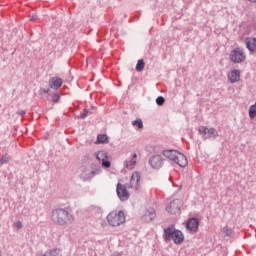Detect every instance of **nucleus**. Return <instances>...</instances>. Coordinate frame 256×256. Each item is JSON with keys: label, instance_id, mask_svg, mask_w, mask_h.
Returning a JSON list of instances; mask_svg holds the SVG:
<instances>
[{"label": "nucleus", "instance_id": "nucleus-29", "mask_svg": "<svg viewBox=\"0 0 256 256\" xmlns=\"http://www.w3.org/2000/svg\"><path fill=\"white\" fill-rule=\"evenodd\" d=\"M53 101H59V95L58 94L53 96Z\"/></svg>", "mask_w": 256, "mask_h": 256}, {"label": "nucleus", "instance_id": "nucleus-30", "mask_svg": "<svg viewBox=\"0 0 256 256\" xmlns=\"http://www.w3.org/2000/svg\"><path fill=\"white\" fill-rule=\"evenodd\" d=\"M250 3H256V0H248Z\"/></svg>", "mask_w": 256, "mask_h": 256}, {"label": "nucleus", "instance_id": "nucleus-26", "mask_svg": "<svg viewBox=\"0 0 256 256\" xmlns=\"http://www.w3.org/2000/svg\"><path fill=\"white\" fill-rule=\"evenodd\" d=\"M1 163L2 164L3 163H9V156H7V155L3 156L2 159H1Z\"/></svg>", "mask_w": 256, "mask_h": 256}, {"label": "nucleus", "instance_id": "nucleus-4", "mask_svg": "<svg viewBox=\"0 0 256 256\" xmlns=\"http://www.w3.org/2000/svg\"><path fill=\"white\" fill-rule=\"evenodd\" d=\"M106 220L110 227H120L125 223V212L114 210L107 215Z\"/></svg>", "mask_w": 256, "mask_h": 256}, {"label": "nucleus", "instance_id": "nucleus-12", "mask_svg": "<svg viewBox=\"0 0 256 256\" xmlns=\"http://www.w3.org/2000/svg\"><path fill=\"white\" fill-rule=\"evenodd\" d=\"M149 163L153 169H160L163 166V158L161 155H155L149 160Z\"/></svg>", "mask_w": 256, "mask_h": 256}, {"label": "nucleus", "instance_id": "nucleus-7", "mask_svg": "<svg viewBox=\"0 0 256 256\" xmlns=\"http://www.w3.org/2000/svg\"><path fill=\"white\" fill-rule=\"evenodd\" d=\"M96 158L99 160V163H101L102 167H104L105 169H109V167H111V162L109 161V156L107 155V152L99 151L96 154Z\"/></svg>", "mask_w": 256, "mask_h": 256}, {"label": "nucleus", "instance_id": "nucleus-8", "mask_svg": "<svg viewBox=\"0 0 256 256\" xmlns=\"http://www.w3.org/2000/svg\"><path fill=\"white\" fill-rule=\"evenodd\" d=\"M117 196L120 201H127L129 199V192L127 191V186L118 183L116 187Z\"/></svg>", "mask_w": 256, "mask_h": 256}, {"label": "nucleus", "instance_id": "nucleus-15", "mask_svg": "<svg viewBox=\"0 0 256 256\" xmlns=\"http://www.w3.org/2000/svg\"><path fill=\"white\" fill-rule=\"evenodd\" d=\"M62 85H63V80L61 78L53 77L50 79V88L51 89H55L57 91V89H59Z\"/></svg>", "mask_w": 256, "mask_h": 256}, {"label": "nucleus", "instance_id": "nucleus-2", "mask_svg": "<svg viewBox=\"0 0 256 256\" xmlns=\"http://www.w3.org/2000/svg\"><path fill=\"white\" fill-rule=\"evenodd\" d=\"M163 237L165 241H171L172 239V241L176 245H181V243L185 241V236L183 235V232H181L180 230H176L173 226H170L164 230Z\"/></svg>", "mask_w": 256, "mask_h": 256}, {"label": "nucleus", "instance_id": "nucleus-21", "mask_svg": "<svg viewBox=\"0 0 256 256\" xmlns=\"http://www.w3.org/2000/svg\"><path fill=\"white\" fill-rule=\"evenodd\" d=\"M145 69V61L143 59L138 60L136 65V71L141 72Z\"/></svg>", "mask_w": 256, "mask_h": 256}, {"label": "nucleus", "instance_id": "nucleus-9", "mask_svg": "<svg viewBox=\"0 0 256 256\" xmlns=\"http://www.w3.org/2000/svg\"><path fill=\"white\" fill-rule=\"evenodd\" d=\"M200 135H208V137H212L215 139L216 137H219V133L215 128H207L205 126H200L198 129Z\"/></svg>", "mask_w": 256, "mask_h": 256}, {"label": "nucleus", "instance_id": "nucleus-22", "mask_svg": "<svg viewBox=\"0 0 256 256\" xmlns=\"http://www.w3.org/2000/svg\"><path fill=\"white\" fill-rule=\"evenodd\" d=\"M133 127H138V129H143V120L138 119V120H134L132 122Z\"/></svg>", "mask_w": 256, "mask_h": 256}, {"label": "nucleus", "instance_id": "nucleus-31", "mask_svg": "<svg viewBox=\"0 0 256 256\" xmlns=\"http://www.w3.org/2000/svg\"><path fill=\"white\" fill-rule=\"evenodd\" d=\"M91 175H92V177H93V175H95V172L92 171V172H91Z\"/></svg>", "mask_w": 256, "mask_h": 256}, {"label": "nucleus", "instance_id": "nucleus-6", "mask_svg": "<svg viewBox=\"0 0 256 256\" xmlns=\"http://www.w3.org/2000/svg\"><path fill=\"white\" fill-rule=\"evenodd\" d=\"M181 207H183V202L179 199H176L170 202V205L166 208V211H168V213L171 215H176V213L181 211Z\"/></svg>", "mask_w": 256, "mask_h": 256}, {"label": "nucleus", "instance_id": "nucleus-23", "mask_svg": "<svg viewBox=\"0 0 256 256\" xmlns=\"http://www.w3.org/2000/svg\"><path fill=\"white\" fill-rule=\"evenodd\" d=\"M223 233H225L227 237H231V235H233V229L229 228V226H226L223 228Z\"/></svg>", "mask_w": 256, "mask_h": 256}, {"label": "nucleus", "instance_id": "nucleus-24", "mask_svg": "<svg viewBox=\"0 0 256 256\" xmlns=\"http://www.w3.org/2000/svg\"><path fill=\"white\" fill-rule=\"evenodd\" d=\"M14 229H16L17 231H19V229H23V223H21V221H17L13 224Z\"/></svg>", "mask_w": 256, "mask_h": 256}, {"label": "nucleus", "instance_id": "nucleus-3", "mask_svg": "<svg viewBox=\"0 0 256 256\" xmlns=\"http://www.w3.org/2000/svg\"><path fill=\"white\" fill-rule=\"evenodd\" d=\"M164 157L170 159V161H174L179 167H187L188 161L185 155L181 154L177 150H164L163 151Z\"/></svg>", "mask_w": 256, "mask_h": 256}, {"label": "nucleus", "instance_id": "nucleus-19", "mask_svg": "<svg viewBox=\"0 0 256 256\" xmlns=\"http://www.w3.org/2000/svg\"><path fill=\"white\" fill-rule=\"evenodd\" d=\"M96 143H109V138L105 134H99Z\"/></svg>", "mask_w": 256, "mask_h": 256}, {"label": "nucleus", "instance_id": "nucleus-13", "mask_svg": "<svg viewBox=\"0 0 256 256\" xmlns=\"http://www.w3.org/2000/svg\"><path fill=\"white\" fill-rule=\"evenodd\" d=\"M228 80L230 81V83H239V81L241 80V72L236 69L232 70L228 74Z\"/></svg>", "mask_w": 256, "mask_h": 256}, {"label": "nucleus", "instance_id": "nucleus-17", "mask_svg": "<svg viewBox=\"0 0 256 256\" xmlns=\"http://www.w3.org/2000/svg\"><path fill=\"white\" fill-rule=\"evenodd\" d=\"M155 217H156L155 209L150 208V209L146 210V212L144 214V221L149 223V221H153V219H155Z\"/></svg>", "mask_w": 256, "mask_h": 256}, {"label": "nucleus", "instance_id": "nucleus-20", "mask_svg": "<svg viewBox=\"0 0 256 256\" xmlns=\"http://www.w3.org/2000/svg\"><path fill=\"white\" fill-rule=\"evenodd\" d=\"M249 117H250V119H255V117H256V102L254 105H251L249 107Z\"/></svg>", "mask_w": 256, "mask_h": 256}, {"label": "nucleus", "instance_id": "nucleus-1", "mask_svg": "<svg viewBox=\"0 0 256 256\" xmlns=\"http://www.w3.org/2000/svg\"><path fill=\"white\" fill-rule=\"evenodd\" d=\"M51 221L55 225H71L75 221V217L63 208H56L52 210Z\"/></svg>", "mask_w": 256, "mask_h": 256}, {"label": "nucleus", "instance_id": "nucleus-14", "mask_svg": "<svg viewBox=\"0 0 256 256\" xmlns=\"http://www.w3.org/2000/svg\"><path fill=\"white\" fill-rule=\"evenodd\" d=\"M246 48L250 53H255L256 51V38L249 37L245 39Z\"/></svg>", "mask_w": 256, "mask_h": 256}, {"label": "nucleus", "instance_id": "nucleus-27", "mask_svg": "<svg viewBox=\"0 0 256 256\" xmlns=\"http://www.w3.org/2000/svg\"><path fill=\"white\" fill-rule=\"evenodd\" d=\"M39 19V17L37 16V14H34L31 16L30 21H37Z\"/></svg>", "mask_w": 256, "mask_h": 256}, {"label": "nucleus", "instance_id": "nucleus-11", "mask_svg": "<svg viewBox=\"0 0 256 256\" xmlns=\"http://www.w3.org/2000/svg\"><path fill=\"white\" fill-rule=\"evenodd\" d=\"M186 229H188L190 233H197V231H199V220L197 218L189 219L186 224Z\"/></svg>", "mask_w": 256, "mask_h": 256}, {"label": "nucleus", "instance_id": "nucleus-5", "mask_svg": "<svg viewBox=\"0 0 256 256\" xmlns=\"http://www.w3.org/2000/svg\"><path fill=\"white\" fill-rule=\"evenodd\" d=\"M230 61L232 63H244V61L247 59V54H245V50L243 48L237 47L234 50L230 52Z\"/></svg>", "mask_w": 256, "mask_h": 256}, {"label": "nucleus", "instance_id": "nucleus-28", "mask_svg": "<svg viewBox=\"0 0 256 256\" xmlns=\"http://www.w3.org/2000/svg\"><path fill=\"white\" fill-rule=\"evenodd\" d=\"M87 113H89L87 110H84V113L80 114L81 119H85L87 117Z\"/></svg>", "mask_w": 256, "mask_h": 256}, {"label": "nucleus", "instance_id": "nucleus-25", "mask_svg": "<svg viewBox=\"0 0 256 256\" xmlns=\"http://www.w3.org/2000/svg\"><path fill=\"white\" fill-rule=\"evenodd\" d=\"M156 103L157 105L161 106V105H164L165 103V98H163V96H160L156 99Z\"/></svg>", "mask_w": 256, "mask_h": 256}, {"label": "nucleus", "instance_id": "nucleus-10", "mask_svg": "<svg viewBox=\"0 0 256 256\" xmlns=\"http://www.w3.org/2000/svg\"><path fill=\"white\" fill-rule=\"evenodd\" d=\"M140 181H141V174L139 172H134L130 179V185H127V188L137 189L139 187Z\"/></svg>", "mask_w": 256, "mask_h": 256}, {"label": "nucleus", "instance_id": "nucleus-16", "mask_svg": "<svg viewBox=\"0 0 256 256\" xmlns=\"http://www.w3.org/2000/svg\"><path fill=\"white\" fill-rule=\"evenodd\" d=\"M135 165H137V154L134 153L132 155V159L126 160L124 162V166L126 169H135Z\"/></svg>", "mask_w": 256, "mask_h": 256}, {"label": "nucleus", "instance_id": "nucleus-18", "mask_svg": "<svg viewBox=\"0 0 256 256\" xmlns=\"http://www.w3.org/2000/svg\"><path fill=\"white\" fill-rule=\"evenodd\" d=\"M43 256H63L60 249L53 248L48 250Z\"/></svg>", "mask_w": 256, "mask_h": 256}]
</instances>
